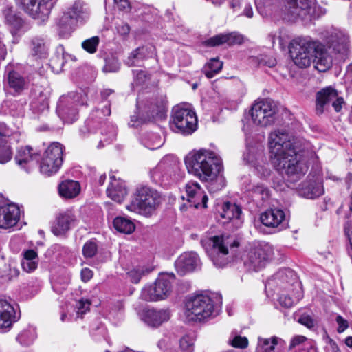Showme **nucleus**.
Returning a JSON list of instances; mask_svg holds the SVG:
<instances>
[{"instance_id": "obj_24", "label": "nucleus", "mask_w": 352, "mask_h": 352, "mask_svg": "<svg viewBox=\"0 0 352 352\" xmlns=\"http://www.w3.org/2000/svg\"><path fill=\"white\" fill-rule=\"evenodd\" d=\"M338 96V91L332 87H327L316 94V113L321 115L324 111L325 105L333 102Z\"/></svg>"}, {"instance_id": "obj_49", "label": "nucleus", "mask_w": 352, "mask_h": 352, "mask_svg": "<svg viewBox=\"0 0 352 352\" xmlns=\"http://www.w3.org/2000/svg\"><path fill=\"white\" fill-rule=\"evenodd\" d=\"M67 12H70L72 17L77 22L78 18L84 13L83 3L80 1H76Z\"/></svg>"}, {"instance_id": "obj_51", "label": "nucleus", "mask_w": 352, "mask_h": 352, "mask_svg": "<svg viewBox=\"0 0 352 352\" xmlns=\"http://www.w3.org/2000/svg\"><path fill=\"white\" fill-rule=\"evenodd\" d=\"M120 68V64L117 59L112 58L110 60H106V63L103 67L104 72H116L118 71Z\"/></svg>"}, {"instance_id": "obj_27", "label": "nucleus", "mask_w": 352, "mask_h": 352, "mask_svg": "<svg viewBox=\"0 0 352 352\" xmlns=\"http://www.w3.org/2000/svg\"><path fill=\"white\" fill-rule=\"evenodd\" d=\"M261 221L267 227L277 228L280 226L285 219L283 210L278 208L267 210L262 213L260 217Z\"/></svg>"}, {"instance_id": "obj_31", "label": "nucleus", "mask_w": 352, "mask_h": 352, "mask_svg": "<svg viewBox=\"0 0 352 352\" xmlns=\"http://www.w3.org/2000/svg\"><path fill=\"white\" fill-rule=\"evenodd\" d=\"M58 191L61 197L72 199L80 193V186L78 182L66 180L60 184Z\"/></svg>"}, {"instance_id": "obj_25", "label": "nucleus", "mask_w": 352, "mask_h": 352, "mask_svg": "<svg viewBox=\"0 0 352 352\" xmlns=\"http://www.w3.org/2000/svg\"><path fill=\"white\" fill-rule=\"evenodd\" d=\"M76 21L70 12H65L56 21V31L61 38H68L75 29Z\"/></svg>"}, {"instance_id": "obj_38", "label": "nucleus", "mask_w": 352, "mask_h": 352, "mask_svg": "<svg viewBox=\"0 0 352 352\" xmlns=\"http://www.w3.org/2000/svg\"><path fill=\"white\" fill-rule=\"evenodd\" d=\"M6 20L8 24L12 28L11 32L15 34L23 26V19L16 15L11 8L5 10Z\"/></svg>"}, {"instance_id": "obj_47", "label": "nucleus", "mask_w": 352, "mask_h": 352, "mask_svg": "<svg viewBox=\"0 0 352 352\" xmlns=\"http://www.w3.org/2000/svg\"><path fill=\"white\" fill-rule=\"evenodd\" d=\"M100 39L98 36H93L85 40L81 46L83 50L90 54H94L97 51Z\"/></svg>"}, {"instance_id": "obj_29", "label": "nucleus", "mask_w": 352, "mask_h": 352, "mask_svg": "<svg viewBox=\"0 0 352 352\" xmlns=\"http://www.w3.org/2000/svg\"><path fill=\"white\" fill-rule=\"evenodd\" d=\"M14 307L6 300L0 299V329L10 328L14 322Z\"/></svg>"}, {"instance_id": "obj_62", "label": "nucleus", "mask_w": 352, "mask_h": 352, "mask_svg": "<svg viewBox=\"0 0 352 352\" xmlns=\"http://www.w3.org/2000/svg\"><path fill=\"white\" fill-rule=\"evenodd\" d=\"M256 169L257 172L261 174L262 177H267L270 175V169L269 168V166L267 164L265 165H257L256 166Z\"/></svg>"}, {"instance_id": "obj_43", "label": "nucleus", "mask_w": 352, "mask_h": 352, "mask_svg": "<svg viewBox=\"0 0 352 352\" xmlns=\"http://www.w3.org/2000/svg\"><path fill=\"white\" fill-rule=\"evenodd\" d=\"M34 100V107L38 108V110H43L48 107V95L47 92L36 89Z\"/></svg>"}, {"instance_id": "obj_16", "label": "nucleus", "mask_w": 352, "mask_h": 352, "mask_svg": "<svg viewBox=\"0 0 352 352\" xmlns=\"http://www.w3.org/2000/svg\"><path fill=\"white\" fill-rule=\"evenodd\" d=\"M20 219V209L14 204L0 206V228L9 229L16 225Z\"/></svg>"}, {"instance_id": "obj_37", "label": "nucleus", "mask_w": 352, "mask_h": 352, "mask_svg": "<svg viewBox=\"0 0 352 352\" xmlns=\"http://www.w3.org/2000/svg\"><path fill=\"white\" fill-rule=\"evenodd\" d=\"M6 20L8 24L12 28L11 32L15 34L23 26V19L16 15L11 8L5 10Z\"/></svg>"}, {"instance_id": "obj_19", "label": "nucleus", "mask_w": 352, "mask_h": 352, "mask_svg": "<svg viewBox=\"0 0 352 352\" xmlns=\"http://www.w3.org/2000/svg\"><path fill=\"white\" fill-rule=\"evenodd\" d=\"M298 192L305 198L315 199L323 195L324 188L320 179L309 178L299 186Z\"/></svg>"}, {"instance_id": "obj_14", "label": "nucleus", "mask_w": 352, "mask_h": 352, "mask_svg": "<svg viewBox=\"0 0 352 352\" xmlns=\"http://www.w3.org/2000/svg\"><path fill=\"white\" fill-rule=\"evenodd\" d=\"M179 170V164L170 157L164 158L151 172L152 178L156 181H168L174 179Z\"/></svg>"}, {"instance_id": "obj_5", "label": "nucleus", "mask_w": 352, "mask_h": 352, "mask_svg": "<svg viewBox=\"0 0 352 352\" xmlns=\"http://www.w3.org/2000/svg\"><path fill=\"white\" fill-rule=\"evenodd\" d=\"M317 42L308 37H297L289 45V56L294 65L299 68H307L313 61Z\"/></svg>"}, {"instance_id": "obj_63", "label": "nucleus", "mask_w": 352, "mask_h": 352, "mask_svg": "<svg viewBox=\"0 0 352 352\" xmlns=\"http://www.w3.org/2000/svg\"><path fill=\"white\" fill-rule=\"evenodd\" d=\"M93 276L92 271L89 268H83L81 270V278L82 281L87 282L89 281Z\"/></svg>"}, {"instance_id": "obj_1", "label": "nucleus", "mask_w": 352, "mask_h": 352, "mask_svg": "<svg viewBox=\"0 0 352 352\" xmlns=\"http://www.w3.org/2000/svg\"><path fill=\"white\" fill-rule=\"evenodd\" d=\"M271 159L275 168L282 175L295 182L308 170L307 164L298 153L297 139L287 130L276 129L268 138Z\"/></svg>"}, {"instance_id": "obj_10", "label": "nucleus", "mask_w": 352, "mask_h": 352, "mask_svg": "<svg viewBox=\"0 0 352 352\" xmlns=\"http://www.w3.org/2000/svg\"><path fill=\"white\" fill-rule=\"evenodd\" d=\"M63 164V146L58 142L51 144L45 150L40 162V171L45 175L56 173Z\"/></svg>"}, {"instance_id": "obj_57", "label": "nucleus", "mask_w": 352, "mask_h": 352, "mask_svg": "<svg viewBox=\"0 0 352 352\" xmlns=\"http://www.w3.org/2000/svg\"><path fill=\"white\" fill-rule=\"evenodd\" d=\"M90 302L88 300L82 299L78 303L77 314L82 317L89 309Z\"/></svg>"}, {"instance_id": "obj_7", "label": "nucleus", "mask_w": 352, "mask_h": 352, "mask_svg": "<svg viewBox=\"0 0 352 352\" xmlns=\"http://www.w3.org/2000/svg\"><path fill=\"white\" fill-rule=\"evenodd\" d=\"M170 129L183 135H190L197 129V117L195 112L189 108L175 107L173 109Z\"/></svg>"}, {"instance_id": "obj_30", "label": "nucleus", "mask_w": 352, "mask_h": 352, "mask_svg": "<svg viewBox=\"0 0 352 352\" xmlns=\"http://www.w3.org/2000/svg\"><path fill=\"white\" fill-rule=\"evenodd\" d=\"M8 82L10 89L20 94L28 87V80L19 72L10 71L8 74Z\"/></svg>"}, {"instance_id": "obj_17", "label": "nucleus", "mask_w": 352, "mask_h": 352, "mask_svg": "<svg viewBox=\"0 0 352 352\" xmlns=\"http://www.w3.org/2000/svg\"><path fill=\"white\" fill-rule=\"evenodd\" d=\"M38 153L30 146L21 147L15 156L16 163L27 172L32 169L38 160Z\"/></svg>"}, {"instance_id": "obj_32", "label": "nucleus", "mask_w": 352, "mask_h": 352, "mask_svg": "<svg viewBox=\"0 0 352 352\" xmlns=\"http://www.w3.org/2000/svg\"><path fill=\"white\" fill-rule=\"evenodd\" d=\"M38 262V254L34 250H28L23 252L21 266L25 272H31L36 269Z\"/></svg>"}, {"instance_id": "obj_26", "label": "nucleus", "mask_w": 352, "mask_h": 352, "mask_svg": "<svg viewBox=\"0 0 352 352\" xmlns=\"http://www.w3.org/2000/svg\"><path fill=\"white\" fill-rule=\"evenodd\" d=\"M110 179L111 182L107 189V195L112 200L120 203L127 195L124 183L120 179H117L115 176L111 177Z\"/></svg>"}, {"instance_id": "obj_34", "label": "nucleus", "mask_w": 352, "mask_h": 352, "mask_svg": "<svg viewBox=\"0 0 352 352\" xmlns=\"http://www.w3.org/2000/svg\"><path fill=\"white\" fill-rule=\"evenodd\" d=\"M186 192L188 201L190 204V206L197 208L199 205V202L197 200L198 197H201L203 193L200 186L196 182H188L186 185Z\"/></svg>"}, {"instance_id": "obj_64", "label": "nucleus", "mask_w": 352, "mask_h": 352, "mask_svg": "<svg viewBox=\"0 0 352 352\" xmlns=\"http://www.w3.org/2000/svg\"><path fill=\"white\" fill-rule=\"evenodd\" d=\"M118 32L122 35L127 34L130 31L129 25L125 23H121L117 26Z\"/></svg>"}, {"instance_id": "obj_45", "label": "nucleus", "mask_w": 352, "mask_h": 352, "mask_svg": "<svg viewBox=\"0 0 352 352\" xmlns=\"http://www.w3.org/2000/svg\"><path fill=\"white\" fill-rule=\"evenodd\" d=\"M228 344L234 348L246 349L249 341L247 337L241 336L232 332L228 339Z\"/></svg>"}, {"instance_id": "obj_59", "label": "nucleus", "mask_w": 352, "mask_h": 352, "mask_svg": "<svg viewBox=\"0 0 352 352\" xmlns=\"http://www.w3.org/2000/svg\"><path fill=\"white\" fill-rule=\"evenodd\" d=\"M298 321L299 323L309 329L314 327L315 324L314 320L308 315H302Z\"/></svg>"}, {"instance_id": "obj_54", "label": "nucleus", "mask_w": 352, "mask_h": 352, "mask_svg": "<svg viewBox=\"0 0 352 352\" xmlns=\"http://www.w3.org/2000/svg\"><path fill=\"white\" fill-rule=\"evenodd\" d=\"M192 346V341L188 336H184L179 340L180 352L182 351H191Z\"/></svg>"}, {"instance_id": "obj_3", "label": "nucleus", "mask_w": 352, "mask_h": 352, "mask_svg": "<svg viewBox=\"0 0 352 352\" xmlns=\"http://www.w3.org/2000/svg\"><path fill=\"white\" fill-rule=\"evenodd\" d=\"M217 314L214 302L208 295H196L186 301L184 316L189 322H206Z\"/></svg>"}, {"instance_id": "obj_46", "label": "nucleus", "mask_w": 352, "mask_h": 352, "mask_svg": "<svg viewBox=\"0 0 352 352\" xmlns=\"http://www.w3.org/2000/svg\"><path fill=\"white\" fill-rule=\"evenodd\" d=\"M164 142V139L157 133H151L144 140V145L151 150L160 148Z\"/></svg>"}, {"instance_id": "obj_12", "label": "nucleus", "mask_w": 352, "mask_h": 352, "mask_svg": "<svg viewBox=\"0 0 352 352\" xmlns=\"http://www.w3.org/2000/svg\"><path fill=\"white\" fill-rule=\"evenodd\" d=\"M57 0H20L23 10L30 16L45 21Z\"/></svg>"}, {"instance_id": "obj_22", "label": "nucleus", "mask_w": 352, "mask_h": 352, "mask_svg": "<svg viewBox=\"0 0 352 352\" xmlns=\"http://www.w3.org/2000/svg\"><path fill=\"white\" fill-rule=\"evenodd\" d=\"M241 214L242 211L239 206L236 204L226 202L222 206L221 212V217L225 219L222 223H226L232 221L234 226L238 228L242 223L241 220Z\"/></svg>"}, {"instance_id": "obj_44", "label": "nucleus", "mask_w": 352, "mask_h": 352, "mask_svg": "<svg viewBox=\"0 0 352 352\" xmlns=\"http://www.w3.org/2000/svg\"><path fill=\"white\" fill-rule=\"evenodd\" d=\"M223 67V63L217 58H212L208 63L205 68L204 73L207 78H212L215 74L219 73Z\"/></svg>"}, {"instance_id": "obj_55", "label": "nucleus", "mask_w": 352, "mask_h": 352, "mask_svg": "<svg viewBox=\"0 0 352 352\" xmlns=\"http://www.w3.org/2000/svg\"><path fill=\"white\" fill-rule=\"evenodd\" d=\"M258 63L261 65L273 67L276 65V60L273 56L261 55L258 58Z\"/></svg>"}, {"instance_id": "obj_52", "label": "nucleus", "mask_w": 352, "mask_h": 352, "mask_svg": "<svg viewBox=\"0 0 352 352\" xmlns=\"http://www.w3.org/2000/svg\"><path fill=\"white\" fill-rule=\"evenodd\" d=\"M19 274V271L15 267L10 266L8 273H6V272H3L0 270V278H2L3 280H10L13 278L17 277Z\"/></svg>"}, {"instance_id": "obj_13", "label": "nucleus", "mask_w": 352, "mask_h": 352, "mask_svg": "<svg viewBox=\"0 0 352 352\" xmlns=\"http://www.w3.org/2000/svg\"><path fill=\"white\" fill-rule=\"evenodd\" d=\"M79 96L71 94L60 98L56 111L58 116L64 121L69 123L74 122L78 118V100Z\"/></svg>"}, {"instance_id": "obj_40", "label": "nucleus", "mask_w": 352, "mask_h": 352, "mask_svg": "<svg viewBox=\"0 0 352 352\" xmlns=\"http://www.w3.org/2000/svg\"><path fill=\"white\" fill-rule=\"evenodd\" d=\"M336 39L332 41L330 47L339 54H346L349 50V38L342 33L336 34Z\"/></svg>"}, {"instance_id": "obj_8", "label": "nucleus", "mask_w": 352, "mask_h": 352, "mask_svg": "<svg viewBox=\"0 0 352 352\" xmlns=\"http://www.w3.org/2000/svg\"><path fill=\"white\" fill-rule=\"evenodd\" d=\"M175 280L173 274H163L158 276L155 283L142 289L140 298L147 301H157L166 298L171 292Z\"/></svg>"}, {"instance_id": "obj_2", "label": "nucleus", "mask_w": 352, "mask_h": 352, "mask_svg": "<svg viewBox=\"0 0 352 352\" xmlns=\"http://www.w3.org/2000/svg\"><path fill=\"white\" fill-rule=\"evenodd\" d=\"M188 172L203 182L214 180L222 170L221 159L213 151L201 149L186 160Z\"/></svg>"}, {"instance_id": "obj_50", "label": "nucleus", "mask_w": 352, "mask_h": 352, "mask_svg": "<svg viewBox=\"0 0 352 352\" xmlns=\"http://www.w3.org/2000/svg\"><path fill=\"white\" fill-rule=\"evenodd\" d=\"M97 252V245L94 241H87L83 246L82 253L87 258L93 257Z\"/></svg>"}, {"instance_id": "obj_6", "label": "nucleus", "mask_w": 352, "mask_h": 352, "mask_svg": "<svg viewBox=\"0 0 352 352\" xmlns=\"http://www.w3.org/2000/svg\"><path fill=\"white\" fill-rule=\"evenodd\" d=\"M239 245L237 241L229 236H215L210 239V248H206V252L216 267H223L229 261V248Z\"/></svg>"}, {"instance_id": "obj_42", "label": "nucleus", "mask_w": 352, "mask_h": 352, "mask_svg": "<svg viewBox=\"0 0 352 352\" xmlns=\"http://www.w3.org/2000/svg\"><path fill=\"white\" fill-rule=\"evenodd\" d=\"M36 330L32 327H29L28 329L23 330L16 337L19 342L25 346L31 344L36 338Z\"/></svg>"}, {"instance_id": "obj_11", "label": "nucleus", "mask_w": 352, "mask_h": 352, "mask_svg": "<svg viewBox=\"0 0 352 352\" xmlns=\"http://www.w3.org/2000/svg\"><path fill=\"white\" fill-rule=\"evenodd\" d=\"M315 7V0H285L283 11L285 19L294 21L314 15Z\"/></svg>"}, {"instance_id": "obj_60", "label": "nucleus", "mask_w": 352, "mask_h": 352, "mask_svg": "<svg viewBox=\"0 0 352 352\" xmlns=\"http://www.w3.org/2000/svg\"><path fill=\"white\" fill-rule=\"evenodd\" d=\"M307 340V338L304 336H295L290 342L289 349H293L303 342H305Z\"/></svg>"}, {"instance_id": "obj_28", "label": "nucleus", "mask_w": 352, "mask_h": 352, "mask_svg": "<svg viewBox=\"0 0 352 352\" xmlns=\"http://www.w3.org/2000/svg\"><path fill=\"white\" fill-rule=\"evenodd\" d=\"M243 42L241 35L232 32L228 34H220L215 35L205 41V45L210 47H215L223 43L228 45L240 44Z\"/></svg>"}, {"instance_id": "obj_21", "label": "nucleus", "mask_w": 352, "mask_h": 352, "mask_svg": "<svg viewBox=\"0 0 352 352\" xmlns=\"http://www.w3.org/2000/svg\"><path fill=\"white\" fill-rule=\"evenodd\" d=\"M142 320L151 327H158L170 318L166 309H148L142 311Z\"/></svg>"}, {"instance_id": "obj_61", "label": "nucleus", "mask_w": 352, "mask_h": 352, "mask_svg": "<svg viewBox=\"0 0 352 352\" xmlns=\"http://www.w3.org/2000/svg\"><path fill=\"white\" fill-rule=\"evenodd\" d=\"M336 322L338 324V331L339 333L343 332L348 327L347 321L340 316L336 317Z\"/></svg>"}, {"instance_id": "obj_23", "label": "nucleus", "mask_w": 352, "mask_h": 352, "mask_svg": "<svg viewBox=\"0 0 352 352\" xmlns=\"http://www.w3.org/2000/svg\"><path fill=\"white\" fill-rule=\"evenodd\" d=\"M76 220L72 211L60 213L52 226V232L56 236L63 235L70 229V226Z\"/></svg>"}, {"instance_id": "obj_20", "label": "nucleus", "mask_w": 352, "mask_h": 352, "mask_svg": "<svg viewBox=\"0 0 352 352\" xmlns=\"http://www.w3.org/2000/svg\"><path fill=\"white\" fill-rule=\"evenodd\" d=\"M316 47L312 63H314V67L318 71L326 72L331 67L332 57L322 44L317 42Z\"/></svg>"}, {"instance_id": "obj_41", "label": "nucleus", "mask_w": 352, "mask_h": 352, "mask_svg": "<svg viewBox=\"0 0 352 352\" xmlns=\"http://www.w3.org/2000/svg\"><path fill=\"white\" fill-rule=\"evenodd\" d=\"M278 344V338L274 337L271 339L258 338V344L256 352H274L275 346Z\"/></svg>"}, {"instance_id": "obj_35", "label": "nucleus", "mask_w": 352, "mask_h": 352, "mask_svg": "<svg viewBox=\"0 0 352 352\" xmlns=\"http://www.w3.org/2000/svg\"><path fill=\"white\" fill-rule=\"evenodd\" d=\"M31 55L37 58H45L47 55V47L45 41L41 38H34L31 41Z\"/></svg>"}, {"instance_id": "obj_9", "label": "nucleus", "mask_w": 352, "mask_h": 352, "mask_svg": "<svg viewBox=\"0 0 352 352\" xmlns=\"http://www.w3.org/2000/svg\"><path fill=\"white\" fill-rule=\"evenodd\" d=\"M277 108L272 101L261 100L253 104L250 114L253 123L260 126H267L274 123Z\"/></svg>"}, {"instance_id": "obj_4", "label": "nucleus", "mask_w": 352, "mask_h": 352, "mask_svg": "<svg viewBox=\"0 0 352 352\" xmlns=\"http://www.w3.org/2000/svg\"><path fill=\"white\" fill-rule=\"evenodd\" d=\"M161 202V196L157 190L144 186L137 190L131 201L126 206V209L149 217L155 212Z\"/></svg>"}, {"instance_id": "obj_39", "label": "nucleus", "mask_w": 352, "mask_h": 352, "mask_svg": "<svg viewBox=\"0 0 352 352\" xmlns=\"http://www.w3.org/2000/svg\"><path fill=\"white\" fill-rule=\"evenodd\" d=\"M113 227L115 229L124 234H131L135 228L132 221L122 217H118L113 220Z\"/></svg>"}, {"instance_id": "obj_15", "label": "nucleus", "mask_w": 352, "mask_h": 352, "mask_svg": "<svg viewBox=\"0 0 352 352\" xmlns=\"http://www.w3.org/2000/svg\"><path fill=\"white\" fill-rule=\"evenodd\" d=\"M271 249L268 245H258L250 249L245 258V264L254 270L263 267L271 256Z\"/></svg>"}, {"instance_id": "obj_18", "label": "nucleus", "mask_w": 352, "mask_h": 352, "mask_svg": "<svg viewBox=\"0 0 352 352\" xmlns=\"http://www.w3.org/2000/svg\"><path fill=\"white\" fill-rule=\"evenodd\" d=\"M199 265V258L197 253L193 252H184L175 261L176 270L181 275L194 271Z\"/></svg>"}, {"instance_id": "obj_48", "label": "nucleus", "mask_w": 352, "mask_h": 352, "mask_svg": "<svg viewBox=\"0 0 352 352\" xmlns=\"http://www.w3.org/2000/svg\"><path fill=\"white\" fill-rule=\"evenodd\" d=\"M302 298V295L299 294L298 296L292 298L289 295L283 294L279 297V303L281 306L289 308L292 307L295 303L298 302Z\"/></svg>"}, {"instance_id": "obj_33", "label": "nucleus", "mask_w": 352, "mask_h": 352, "mask_svg": "<svg viewBox=\"0 0 352 352\" xmlns=\"http://www.w3.org/2000/svg\"><path fill=\"white\" fill-rule=\"evenodd\" d=\"M8 136L7 131H0V163L5 164L12 159V151L8 143L6 137Z\"/></svg>"}, {"instance_id": "obj_36", "label": "nucleus", "mask_w": 352, "mask_h": 352, "mask_svg": "<svg viewBox=\"0 0 352 352\" xmlns=\"http://www.w3.org/2000/svg\"><path fill=\"white\" fill-rule=\"evenodd\" d=\"M148 49L145 47H138L133 50L126 60L129 67L140 66L142 60L146 57Z\"/></svg>"}, {"instance_id": "obj_56", "label": "nucleus", "mask_w": 352, "mask_h": 352, "mask_svg": "<svg viewBox=\"0 0 352 352\" xmlns=\"http://www.w3.org/2000/svg\"><path fill=\"white\" fill-rule=\"evenodd\" d=\"M129 276L131 278V280L134 283H138L140 282L142 274L143 271L142 268H136L131 270L129 273Z\"/></svg>"}, {"instance_id": "obj_53", "label": "nucleus", "mask_w": 352, "mask_h": 352, "mask_svg": "<svg viewBox=\"0 0 352 352\" xmlns=\"http://www.w3.org/2000/svg\"><path fill=\"white\" fill-rule=\"evenodd\" d=\"M287 278L294 280L296 279V276L292 270L288 269L280 270L276 274V278L280 279L283 281H287Z\"/></svg>"}, {"instance_id": "obj_58", "label": "nucleus", "mask_w": 352, "mask_h": 352, "mask_svg": "<svg viewBox=\"0 0 352 352\" xmlns=\"http://www.w3.org/2000/svg\"><path fill=\"white\" fill-rule=\"evenodd\" d=\"M119 10L129 12L131 10L130 3L128 0H113Z\"/></svg>"}]
</instances>
